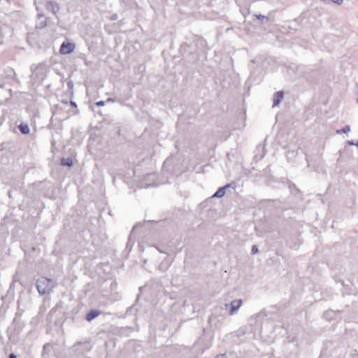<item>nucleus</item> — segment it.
Instances as JSON below:
<instances>
[{
	"label": "nucleus",
	"instance_id": "obj_1",
	"mask_svg": "<svg viewBox=\"0 0 358 358\" xmlns=\"http://www.w3.org/2000/svg\"><path fill=\"white\" fill-rule=\"evenodd\" d=\"M55 285L56 283L53 280L45 277L38 278L36 282L37 289L41 294L49 293Z\"/></svg>",
	"mask_w": 358,
	"mask_h": 358
},
{
	"label": "nucleus",
	"instance_id": "obj_2",
	"mask_svg": "<svg viewBox=\"0 0 358 358\" xmlns=\"http://www.w3.org/2000/svg\"><path fill=\"white\" fill-rule=\"evenodd\" d=\"M76 45L70 42H64L60 46L59 52L62 55H69L74 51Z\"/></svg>",
	"mask_w": 358,
	"mask_h": 358
},
{
	"label": "nucleus",
	"instance_id": "obj_3",
	"mask_svg": "<svg viewBox=\"0 0 358 358\" xmlns=\"http://www.w3.org/2000/svg\"><path fill=\"white\" fill-rule=\"evenodd\" d=\"M243 304L242 299H236L231 302L229 304L230 309L229 310V314L230 315H233L235 313H236L239 308L241 307ZM229 306L228 303L225 304V307L227 308Z\"/></svg>",
	"mask_w": 358,
	"mask_h": 358
},
{
	"label": "nucleus",
	"instance_id": "obj_4",
	"mask_svg": "<svg viewBox=\"0 0 358 358\" xmlns=\"http://www.w3.org/2000/svg\"><path fill=\"white\" fill-rule=\"evenodd\" d=\"M283 99V93L278 92L273 96V106H278Z\"/></svg>",
	"mask_w": 358,
	"mask_h": 358
},
{
	"label": "nucleus",
	"instance_id": "obj_5",
	"mask_svg": "<svg viewBox=\"0 0 358 358\" xmlns=\"http://www.w3.org/2000/svg\"><path fill=\"white\" fill-rule=\"evenodd\" d=\"M101 312L96 310H92L89 313H87L86 316V319L88 321H91L93 319L96 318L97 316L100 315Z\"/></svg>",
	"mask_w": 358,
	"mask_h": 358
},
{
	"label": "nucleus",
	"instance_id": "obj_6",
	"mask_svg": "<svg viewBox=\"0 0 358 358\" xmlns=\"http://www.w3.org/2000/svg\"><path fill=\"white\" fill-rule=\"evenodd\" d=\"M33 71L37 72V73H41V78H43L45 75L46 69L43 65H38V66H36L34 67V69H33Z\"/></svg>",
	"mask_w": 358,
	"mask_h": 358
},
{
	"label": "nucleus",
	"instance_id": "obj_7",
	"mask_svg": "<svg viewBox=\"0 0 358 358\" xmlns=\"http://www.w3.org/2000/svg\"><path fill=\"white\" fill-rule=\"evenodd\" d=\"M229 185L220 188L213 196V197L221 198L225 194V189Z\"/></svg>",
	"mask_w": 358,
	"mask_h": 358
},
{
	"label": "nucleus",
	"instance_id": "obj_8",
	"mask_svg": "<svg viewBox=\"0 0 358 358\" xmlns=\"http://www.w3.org/2000/svg\"><path fill=\"white\" fill-rule=\"evenodd\" d=\"M18 128L20 132L23 134H27L29 132V127L27 124H21L18 126Z\"/></svg>",
	"mask_w": 358,
	"mask_h": 358
},
{
	"label": "nucleus",
	"instance_id": "obj_9",
	"mask_svg": "<svg viewBox=\"0 0 358 358\" xmlns=\"http://www.w3.org/2000/svg\"><path fill=\"white\" fill-rule=\"evenodd\" d=\"M61 164L63 166H73V161L70 158H63L61 161Z\"/></svg>",
	"mask_w": 358,
	"mask_h": 358
},
{
	"label": "nucleus",
	"instance_id": "obj_10",
	"mask_svg": "<svg viewBox=\"0 0 358 358\" xmlns=\"http://www.w3.org/2000/svg\"><path fill=\"white\" fill-rule=\"evenodd\" d=\"M350 131V127L349 125H346L343 129L341 130H336L337 134H341V133H347Z\"/></svg>",
	"mask_w": 358,
	"mask_h": 358
},
{
	"label": "nucleus",
	"instance_id": "obj_11",
	"mask_svg": "<svg viewBox=\"0 0 358 358\" xmlns=\"http://www.w3.org/2000/svg\"><path fill=\"white\" fill-rule=\"evenodd\" d=\"M256 17L258 20H265L266 21L268 20V17L264 16V15H256Z\"/></svg>",
	"mask_w": 358,
	"mask_h": 358
},
{
	"label": "nucleus",
	"instance_id": "obj_12",
	"mask_svg": "<svg viewBox=\"0 0 358 358\" xmlns=\"http://www.w3.org/2000/svg\"><path fill=\"white\" fill-rule=\"evenodd\" d=\"M258 251H259V250H258V248H257V247L256 245L252 246V252L253 254L257 253Z\"/></svg>",
	"mask_w": 358,
	"mask_h": 358
},
{
	"label": "nucleus",
	"instance_id": "obj_13",
	"mask_svg": "<svg viewBox=\"0 0 358 358\" xmlns=\"http://www.w3.org/2000/svg\"><path fill=\"white\" fill-rule=\"evenodd\" d=\"M104 104H105V101H98L96 103V105L99 106H102Z\"/></svg>",
	"mask_w": 358,
	"mask_h": 358
},
{
	"label": "nucleus",
	"instance_id": "obj_14",
	"mask_svg": "<svg viewBox=\"0 0 358 358\" xmlns=\"http://www.w3.org/2000/svg\"><path fill=\"white\" fill-rule=\"evenodd\" d=\"M334 3L341 5L343 3V0H331Z\"/></svg>",
	"mask_w": 358,
	"mask_h": 358
},
{
	"label": "nucleus",
	"instance_id": "obj_15",
	"mask_svg": "<svg viewBox=\"0 0 358 358\" xmlns=\"http://www.w3.org/2000/svg\"><path fill=\"white\" fill-rule=\"evenodd\" d=\"M107 102H115V99L113 98H108L106 100Z\"/></svg>",
	"mask_w": 358,
	"mask_h": 358
},
{
	"label": "nucleus",
	"instance_id": "obj_16",
	"mask_svg": "<svg viewBox=\"0 0 358 358\" xmlns=\"http://www.w3.org/2000/svg\"><path fill=\"white\" fill-rule=\"evenodd\" d=\"M216 358H226L225 355L222 354V355H219L216 357Z\"/></svg>",
	"mask_w": 358,
	"mask_h": 358
},
{
	"label": "nucleus",
	"instance_id": "obj_17",
	"mask_svg": "<svg viewBox=\"0 0 358 358\" xmlns=\"http://www.w3.org/2000/svg\"><path fill=\"white\" fill-rule=\"evenodd\" d=\"M9 358H16V356L14 355L13 354H11V355H10Z\"/></svg>",
	"mask_w": 358,
	"mask_h": 358
},
{
	"label": "nucleus",
	"instance_id": "obj_18",
	"mask_svg": "<svg viewBox=\"0 0 358 358\" xmlns=\"http://www.w3.org/2000/svg\"><path fill=\"white\" fill-rule=\"evenodd\" d=\"M48 347H49V345L46 344V345H44L43 349L46 350Z\"/></svg>",
	"mask_w": 358,
	"mask_h": 358
},
{
	"label": "nucleus",
	"instance_id": "obj_19",
	"mask_svg": "<svg viewBox=\"0 0 358 358\" xmlns=\"http://www.w3.org/2000/svg\"><path fill=\"white\" fill-rule=\"evenodd\" d=\"M348 144L349 145H354V143L351 142V141H348Z\"/></svg>",
	"mask_w": 358,
	"mask_h": 358
},
{
	"label": "nucleus",
	"instance_id": "obj_20",
	"mask_svg": "<svg viewBox=\"0 0 358 358\" xmlns=\"http://www.w3.org/2000/svg\"><path fill=\"white\" fill-rule=\"evenodd\" d=\"M357 103H358V99H357Z\"/></svg>",
	"mask_w": 358,
	"mask_h": 358
}]
</instances>
